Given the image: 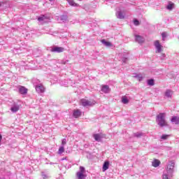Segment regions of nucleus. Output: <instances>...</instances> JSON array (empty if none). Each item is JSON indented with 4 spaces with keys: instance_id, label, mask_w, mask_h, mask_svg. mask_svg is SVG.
Returning a JSON list of instances; mask_svg holds the SVG:
<instances>
[{
    "instance_id": "obj_1",
    "label": "nucleus",
    "mask_w": 179,
    "mask_h": 179,
    "mask_svg": "<svg viewBox=\"0 0 179 179\" xmlns=\"http://www.w3.org/2000/svg\"><path fill=\"white\" fill-rule=\"evenodd\" d=\"M156 122L161 128L163 127H169L167 122H166V113H159L156 117Z\"/></svg>"
},
{
    "instance_id": "obj_2",
    "label": "nucleus",
    "mask_w": 179,
    "mask_h": 179,
    "mask_svg": "<svg viewBox=\"0 0 179 179\" xmlns=\"http://www.w3.org/2000/svg\"><path fill=\"white\" fill-rule=\"evenodd\" d=\"M87 175H86V169L85 166H80L79 171L76 173L77 179H86Z\"/></svg>"
},
{
    "instance_id": "obj_3",
    "label": "nucleus",
    "mask_w": 179,
    "mask_h": 179,
    "mask_svg": "<svg viewBox=\"0 0 179 179\" xmlns=\"http://www.w3.org/2000/svg\"><path fill=\"white\" fill-rule=\"evenodd\" d=\"M174 166H176V162H174L173 161L169 162L166 166V171L165 172L170 176H173V173H174Z\"/></svg>"
},
{
    "instance_id": "obj_4",
    "label": "nucleus",
    "mask_w": 179,
    "mask_h": 179,
    "mask_svg": "<svg viewBox=\"0 0 179 179\" xmlns=\"http://www.w3.org/2000/svg\"><path fill=\"white\" fill-rule=\"evenodd\" d=\"M81 104L83 107H92L96 104V101H92L86 99L81 100Z\"/></svg>"
},
{
    "instance_id": "obj_5",
    "label": "nucleus",
    "mask_w": 179,
    "mask_h": 179,
    "mask_svg": "<svg viewBox=\"0 0 179 179\" xmlns=\"http://www.w3.org/2000/svg\"><path fill=\"white\" fill-rule=\"evenodd\" d=\"M154 45L156 48V53L157 54H159L160 52H162V48H163V45H162L160 44V42L159 41H155V43H154Z\"/></svg>"
},
{
    "instance_id": "obj_6",
    "label": "nucleus",
    "mask_w": 179,
    "mask_h": 179,
    "mask_svg": "<svg viewBox=\"0 0 179 179\" xmlns=\"http://www.w3.org/2000/svg\"><path fill=\"white\" fill-rule=\"evenodd\" d=\"M134 38H135V41L136 43H138V44H142V43H145V38H143V36H142L141 35L134 34Z\"/></svg>"
},
{
    "instance_id": "obj_7",
    "label": "nucleus",
    "mask_w": 179,
    "mask_h": 179,
    "mask_svg": "<svg viewBox=\"0 0 179 179\" xmlns=\"http://www.w3.org/2000/svg\"><path fill=\"white\" fill-rule=\"evenodd\" d=\"M35 89L37 92V93H44L45 92V87L42 84H38L35 85Z\"/></svg>"
},
{
    "instance_id": "obj_8",
    "label": "nucleus",
    "mask_w": 179,
    "mask_h": 179,
    "mask_svg": "<svg viewBox=\"0 0 179 179\" xmlns=\"http://www.w3.org/2000/svg\"><path fill=\"white\" fill-rule=\"evenodd\" d=\"M10 111L13 112V113H17L19 110H20V106L16 103H13L10 108Z\"/></svg>"
},
{
    "instance_id": "obj_9",
    "label": "nucleus",
    "mask_w": 179,
    "mask_h": 179,
    "mask_svg": "<svg viewBox=\"0 0 179 179\" xmlns=\"http://www.w3.org/2000/svg\"><path fill=\"white\" fill-rule=\"evenodd\" d=\"M64 50H65V48L62 47H58V46H55L52 48L50 50L51 52H57V53L64 52Z\"/></svg>"
},
{
    "instance_id": "obj_10",
    "label": "nucleus",
    "mask_w": 179,
    "mask_h": 179,
    "mask_svg": "<svg viewBox=\"0 0 179 179\" xmlns=\"http://www.w3.org/2000/svg\"><path fill=\"white\" fill-rule=\"evenodd\" d=\"M110 87L107 85H102L101 87V92L103 93H105V94H107V93H109L110 92Z\"/></svg>"
},
{
    "instance_id": "obj_11",
    "label": "nucleus",
    "mask_w": 179,
    "mask_h": 179,
    "mask_svg": "<svg viewBox=\"0 0 179 179\" xmlns=\"http://www.w3.org/2000/svg\"><path fill=\"white\" fill-rule=\"evenodd\" d=\"M110 167V162L106 161L103 163V167H102V171H106V170H108V168Z\"/></svg>"
},
{
    "instance_id": "obj_12",
    "label": "nucleus",
    "mask_w": 179,
    "mask_h": 179,
    "mask_svg": "<svg viewBox=\"0 0 179 179\" xmlns=\"http://www.w3.org/2000/svg\"><path fill=\"white\" fill-rule=\"evenodd\" d=\"M80 115H82V112L79 110H74L73 113V117H74V118H79Z\"/></svg>"
},
{
    "instance_id": "obj_13",
    "label": "nucleus",
    "mask_w": 179,
    "mask_h": 179,
    "mask_svg": "<svg viewBox=\"0 0 179 179\" xmlns=\"http://www.w3.org/2000/svg\"><path fill=\"white\" fill-rule=\"evenodd\" d=\"M18 92L20 94H27V89L24 87H20Z\"/></svg>"
},
{
    "instance_id": "obj_14",
    "label": "nucleus",
    "mask_w": 179,
    "mask_h": 179,
    "mask_svg": "<svg viewBox=\"0 0 179 179\" xmlns=\"http://www.w3.org/2000/svg\"><path fill=\"white\" fill-rule=\"evenodd\" d=\"M68 3L70 5V6H74L75 8H78L80 6L78 3H76L73 0H68Z\"/></svg>"
},
{
    "instance_id": "obj_15",
    "label": "nucleus",
    "mask_w": 179,
    "mask_h": 179,
    "mask_svg": "<svg viewBox=\"0 0 179 179\" xmlns=\"http://www.w3.org/2000/svg\"><path fill=\"white\" fill-rule=\"evenodd\" d=\"M101 43L105 45V47H113V43L110 42L106 41L105 39L101 40Z\"/></svg>"
},
{
    "instance_id": "obj_16",
    "label": "nucleus",
    "mask_w": 179,
    "mask_h": 179,
    "mask_svg": "<svg viewBox=\"0 0 179 179\" xmlns=\"http://www.w3.org/2000/svg\"><path fill=\"white\" fill-rule=\"evenodd\" d=\"M94 139L96 141V142H101V135L100 134H96L93 135Z\"/></svg>"
},
{
    "instance_id": "obj_17",
    "label": "nucleus",
    "mask_w": 179,
    "mask_h": 179,
    "mask_svg": "<svg viewBox=\"0 0 179 179\" xmlns=\"http://www.w3.org/2000/svg\"><path fill=\"white\" fill-rule=\"evenodd\" d=\"M174 3L171 2V1H169L168 5L166 6V9H168V10H173V8H174Z\"/></svg>"
},
{
    "instance_id": "obj_18",
    "label": "nucleus",
    "mask_w": 179,
    "mask_h": 179,
    "mask_svg": "<svg viewBox=\"0 0 179 179\" xmlns=\"http://www.w3.org/2000/svg\"><path fill=\"white\" fill-rule=\"evenodd\" d=\"M171 122H174L176 125L179 124V117L177 116H173L171 120Z\"/></svg>"
},
{
    "instance_id": "obj_19",
    "label": "nucleus",
    "mask_w": 179,
    "mask_h": 179,
    "mask_svg": "<svg viewBox=\"0 0 179 179\" xmlns=\"http://www.w3.org/2000/svg\"><path fill=\"white\" fill-rule=\"evenodd\" d=\"M152 166L153 167H159L160 166V162L159 161V159H155L152 162Z\"/></svg>"
},
{
    "instance_id": "obj_20",
    "label": "nucleus",
    "mask_w": 179,
    "mask_h": 179,
    "mask_svg": "<svg viewBox=\"0 0 179 179\" xmlns=\"http://www.w3.org/2000/svg\"><path fill=\"white\" fill-rule=\"evenodd\" d=\"M38 22H45V20H48V17L45 15H41L38 17Z\"/></svg>"
},
{
    "instance_id": "obj_21",
    "label": "nucleus",
    "mask_w": 179,
    "mask_h": 179,
    "mask_svg": "<svg viewBox=\"0 0 179 179\" xmlns=\"http://www.w3.org/2000/svg\"><path fill=\"white\" fill-rule=\"evenodd\" d=\"M116 17H117V19H124L125 16H124V15L122 14V12L121 11H117L116 13Z\"/></svg>"
},
{
    "instance_id": "obj_22",
    "label": "nucleus",
    "mask_w": 179,
    "mask_h": 179,
    "mask_svg": "<svg viewBox=\"0 0 179 179\" xmlns=\"http://www.w3.org/2000/svg\"><path fill=\"white\" fill-rule=\"evenodd\" d=\"M171 136L170 134H162L160 137V139L162 141H166V139H169V137Z\"/></svg>"
},
{
    "instance_id": "obj_23",
    "label": "nucleus",
    "mask_w": 179,
    "mask_h": 179,
    "mask_svg": "<svg viewBox=\"0 0 179 179\" xmlns=\"http://www.w3.org/2000/svg\"><path fill=\"white\" fill-rule=\"evenodd\" d=\"M165 97H167L168 99L171 98V90H166L165 92Z\"/></svg>"
},
{
    "instance_id": "obj_24",
    "label": "nucleus",
    "mask_w": 179,
    "mask_h": 179,
    "mask_svg": "<svg viewBox=\"0 0 179 179\" xmlns=\"http://www.w3.org/2000/svg\"><path fill=\"white\" fill-rule=\"evenodd\" d=\"M145 135L143 132H137L134 134V138H141V136H143Z\"/></svg>"
},
{
    "instance_id": "obj_25",
    "label": "nucleus",
    "mask_w": 179,
    "mask_h": 179,
    "mask_svg": "<svg viewBox=\"0 0 179 179\" xmlns=\"http://www.w3.org/2000/svg\"><path fill=\"white\" fill-rule=\"evenodd\" d=\"M65 152V148L64 145H61L58 150V155H62Z\"/></svg>"
},
{
    "instance_id": "obj_26",
    "label": "nucleus",
    "mask_w": 179,
    "mask_h": 179,
    "mask_svg": "<svg viewBox=\"0 0 179 179\" xmlns=\"http://www.w3.org/2000/svg\"><path fill=\"white\" fill-rule=\"evenodd\" d=\"M170 177H173V176H170L167 172H164L162 179H170Z\"/></svg>"
},
{
    "instance_id": "obj_27",
    "label": "nucleus",
    "mask_w": 179,
    "mask_h": 179,
    "mask_svg": "<svg viewBox=\"0 0 179 179\" xmlns=\"http://www.w3.org/2000/svg\"><path fill=\"white\" fill-rule=\"evenodd\" d=\"M148 86H155V80L154 79H150L147 81Z\"/></svg>"
},
{
    "instance_id": "obj_28",
    "label": "nucleus",
    "mask_w": 179,
    "mask_h": 179,
    "mask_svg": "<svg viewBox=\"0 0 179 179\" xmlns=\"http://www.w3.org/2000/svg\"><path fill=\"white\" fill-rule=\"evenodd\" d=\"M60 20H62L65 23L68 20V15H61Z\"/></svg>"
},
{
    "instance_id": "obj_29",
    "label": "nucleus",
    "mask_w": 179,
    "mask_h": 179,
    "mask_svg": "<svg viewBox=\"0 0 179 179\" xmlns=\"http://www.w3.org/2000/svg\"><path fill=\"white\" fill-rule=\"evenodd\" d=\"M122 102L124 104H128V103H129V100H128V99H127V97H122Z\"/></svg>"
},
{
    "instance_id": "obj_30",
    "label": "nucleus",
    "mask_w": 179,
    "mask_h": 179,
    "mask_svg": "<svg viewBox=\"0 0 179 179\" xmlns=\"http://www.w3.org/2000/svg\"><path fill=\"white\" fill-rule=\"evenodd\" d=\"M134 24L135 26H139V24H141V22H139V20L134 19Z\"/></svg>"
},
{
    "instance_id": "obj_31",
    "label": "nucleus",
    "mask_w": 179,
    "mask_h": 179,
    "mask_svg": "<svg viewBox=\"0 0 179 179\" xmlns=\"http://www.w3.org/2000/svg\"><path fill=\"white\" fill-rule=\"evenodd\" d=\"M162 41H164L166 39V37H167V33L166 32H162Z\"/></svg>"
},
{
    "instance_id": "obj_32",
    "label": "nucleus",
    "mask_w": 179,
    "mask_h": 179,
    "mask_svg": "<svg viewBox=\"0 0 179 179\" xmlns=\"http://www.w3.org/2000/svg\"><path fill=\"white\" fill-rule=\"evenodd\" d=\"M135 78H137L138 79L139 82L143 80V77H142V76H140V75H136V76H135Z\"/></svg>"
},
{
    "instance_id": "obj_33",
    "label": "nucleus",
    "mask_w": 179,
    "mask_h": 179,
    "mask_svg": "<svg viewBox=\"0 0 179 179\" xmlns=\"http://www.w3.org/2000/svg\"><path fill=\"white\" fill-rule=\"evenodd\" d=\"M66 143V138H63L62 140V145L61 146H65Z\"/></svg>"
},
{
    "instance_id": "obj_34",
    "label": "nucleus",
    "mask_w": 179,
    "mask_h": 179,
    "mask_svg": "<svg viewBox=\"0 0 179 179\" xmlns=\"http://www.w3.org/2000/svg\"><path fill=\"white\" fill-rule=\"evenodd\" d=\"M42 177L43 179H47L48 178V176H47V175L45 174V173L44 172H42V174H41Z\"/></svg>"
},
{
    "instance_id": "obj_35",
    "label": "nucleus",
    "mask_w": 179,
    "mask_h": 179,
    "mask_svg": "<svg viewBox=\"0 0 179 179\" xmlns=\"http://www.w3.org/2000/svg\"><path fill=\"white\" fill-rule=\"evenodd\" d=\"M163 150H171V147L165 146L164 147Z\"/></svg>"
},
{
    "instance_id": "obj_36",
    "label": "nucleus",
    "mask_w": 179,
    "mask_h": 179,
    "mask_svg": "<svg viewBox=\"0 0 179 179\" xmlns=\"http://www.w3.org/2000/svg\"><path fill=\"white\" fill-rule=\"evenodd\" d=\"M122 62L124 64H127V61H128V58L127 57H123L122 59Z\"/></svg>"
},
{
    "instance_id": "obj_37",
    "label": "nucleus",
    "mask_w": 179,
    "mask_h": 179,
    "mask_svg": "<svg viewBox=\"0 0 179 179\" xmlns=\"http://www.w3.org/2000/svg\"><path fill=\"white\" fill-rule=\"evenodd\" d=\"M89 146H90V145H89V144H84V148H85L86 149H87V148H89Z\"/></svg>"
},
{
    "instance_id": "obj_38",
    "label": "nucleus",
    "mask_w": 179,
    "mask_h": 179,
    "mask_svg": "<svg viewBox=\"0 0 179 179\" xmlns=\"http://www.w3.org/2000/svg\"><path fill=\"white\" fill-rule=\"evenodd\" d=\"M2 141V135L0 134V142Z\"/></svg>"
},
{
    "instance_id": "obj_39",
    "label": "nucleus",
    "mask_w": 179,
    "mask_h": 179,
    "mask_svg": "<svg viewBox=\"0 0 179 179\" xmlns=\"http://www.w3.org/2000/svg\"><path fill=\"white\" fill-rule=\"evenodd\" d=\"M162 57L164 58L166 57V55L165 54H162Z\"/></svg>"
},
{
    "instance_id": "obj_40",
    "label": "nucleus",
    "mask_w": 179,
    "mask_h": 179,
    "mask_svg": "<svg viewBox=\"0 0 179 179\" xmlns=\"http://www.w3.org/2000/svg\"><path fill=\"white\" fill-rule=\"evenodd\" d=\"M62 160H66V157L62 159Z\"/></svg>"
},
{
    "instance_id": "obj_41",
    "label": "nucleus",
    "mask_w": 179,
    "mask_h": 179,
    "mask_svg": "<svg viewBox=\"0 0 179 179\" xmlns=\"http://www.w3.org/2000/svg\"><path fill=\"white\" fill-rule=\"evenodd\" d=\"M50 2H54L55 0H49Z\"/></svg>"
},
{
    "instance_id": "obj_42",
    "label": "nucleus",
    "mask_w": 179,
    "mask_h": 179,
    "mask_svg": "<svg viewBox=\"0 0 179 179\" xmlns=\"http://www.w3.org/2000/svg\"><path fill=\"white\" fill-rule=\"evenodd\" d=\"M50 164H54V163H52V162H50Z\"/></svg>"
},
{
    "instance_id": "obj_43",
    "label": "nucleus",
    "mask_w": 179,
    "mask_h": 179,
    "mask_svg": "<svg viewBox=\"0 0 179 179\" xmlns=\"http://www.w3.org/2000/svg\"><path fill=\"white\" fill-rule=\"evenodd\" d=\"M78 1H83V0H78Z\"/></svg>"
},
{
    "instance_id": "obj_44",
    "label": "nucleus",
    "mask_w": 179,
    "mask_h": 179,
    "mask_svg": "<svg viewBox=\"0 0 179 179\" xmlns=\"http://www.w3.org/2000/svg\"><path fill=\"white\" fill-rule=\"evenodd\" d=\"M68 1V0H66Z\"/></svg>"
}]
</instances>
